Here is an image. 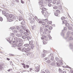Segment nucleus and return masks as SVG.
Instances as JSON below:
<instances>
[{"instance_id": "nucleus-2", "label": "nucleus", "mask_w": 73, "mask_h": 73, "mask_svg": "<svg viewBox=\"0 0 73 73\" xmlns=\"http://www.w3.org/2000/svg\"><path fill=\"white\" fill-rule=\"evenodd\" d=\"M35 67L36 70H35V71L36 72H39V70H40V66L39 65H38V64H36L35 65Z\"/></svg>"}, {"instance_id": "nucleus-25", "label": "nucleus", "mask_w": 73, "mask_h": 73, "mask_svg": "<svg viewBox=\"0 0 73 73\" xmlns=\"http://www.w3.org/2000/svg\"><path fill=\"white\" fill-rule=\"evenodd\" d=\"M70 33H71L72 35H73V31L70 33V31H69L67 33L68 35H69Z\"/></svg>"}, {"instance_id": "nucleus-50", "label": "nucleus", "mask_w": 73, "mask_h": 73, "mask_svg": "<svg viewBox=\"0 0 73 73\" xmlns=\"http://www.w3.org/2000/svg\"><path fill=\"white\" fill-rule=\"evenodd\" d=\"M56 60L57 61H58V57H56L55 58Z\"/></svg>"}, {"instance_id": "nucleus-9", "label": "nucleus", "mask_w": 73, "mask_h": 73, "mask_svg": "<svg viewBox=\"0 0 73 73\" xmlns=\"http://www.w3.org/2000/svg\"><path fill=\"white\" fill-rule=\"evenodd\" d=\"M38 22H39V23L40 24H41V23H42V21H44V20H43V21H41V19H38Z\"/></svg>"}, {"instance_id": "nucleus-23", "label": "nucleus", "mask_w": 73, "mask_h": 73, "mask_svg": "<svg viewBox=\"0 0 73 73\" xmlns=\"http://www.w3.org/2000/svg\"><path fill=\"white\" fill-rule=\"evenodd\" d=\"M19 32L20 33H23L24 32V31H23V29H21L19 30Z\"/></svg>"}, {"instance_id": "nucleus-22", "label": "nucleus", "mask_w": 73, "mask_h": 73, "mask_svg": "<svg viewBox=\"0 0 73 73\" xmlns=\"http://www.w3.org/2000/svg\"><path fill=\"white\" fill-rule=\"evenodd\" d=\"M17 46V44H14L12 45V47H15V46Z\"/></svg>"}, {"instance_id": "nucleus-26", "label": "nucleus", "mask_w": 73, "mask_h": 73, "mask_svg": "<svg viewBox=\"0 0 73 73\" xmlns=\"http://www.w3.org/2000/svg\"><path fill=\"white\" fill-rule=\"evenodd\" d=\"M16 28L17 29V30H19L20 29V27L19 26H17L16 27Z\"/></svg>"}, {"instance_id": "nucleus-19", "label": "nucleus", "mask_w": 73, "mask_h": 73, "mask_svg": "<svg viewBox=\"0 0 73 73\" xmlns=\"http://www.w3.org/2000/svg\"><path fill=\"white\" fill-rule=\"evenodd\" d=\"M46 55V54L44 53L43 54H42V57H45V56Z\"/></svg>"}, {"instance_id": "nucleus-53", "label": "nucleus", "mask_w": 73, "mask_h": 73, "mask_svg": "<svg viewBox=\"0 0 73 73\" xmlns=\"http://www.w3.org/2000/svg\"><path fill=\"white\" fill-rule=\"evenodd\" d=\"M2 70V67L0 65V71Z\"/></svg>"}, {"instance_id": "nucleus-7", "label": "nucleus", "mask_w": 73, "mask_h": 73, "mask_svg": "<svg viewBox=\"0 0 73 73\" xmlns=\"http://www.w3.org/2000/svg\"><path fill=\"white\" fill-rule=\"evenodd\" d=\"M30 50H31V48H29V47L27 48L26 49V53H28L29 52H30Z\"/></svg>"}, {"instance_id": "nucleus-29", "label": "nucleus", "mask_w": 73, "mask_h": 73, "mask_svg": "<svg viewBox=\"0 0 73 73\" xmlns=\"http://www.w3.org/2000/svg\"><path fill=\"white\" fill-rule=\"evenodd\" d=\"M62 22L63 24H65V23H67V21H66V20H64Z\"/></svg>"}, {"instance_id": "nucleus-36", "label": "nucleus", "mask_w": 73, "mask_h": 73, "mask_svg": "<svg viewBox=\"0 0 73 73\" xmlns=\"http://www.w3.org/2000/svg\"><path fill=\"white\" fill-rule=\"evenodd\" d=\"M68 29L69 30H70L72 29V27H68Z\"/></svg>"}, {"instance_id": "nucleus-39", "label": "nucleus", "mask_w": 73, "mask_h": 73, "mask_svg": "<svg viewBox=\"0 0 73 73\" xmlns=\"http://www.w3.org/2000/svg\"><path fill=\"white\" fill-rule=\"evenodd\" d=\"M40 5L42 8H44V5L43 4H42V5Z\"/></svg>"}, {"instance_id": "nucleus-1", "label": "nucleus", "mask_w": 73, "mask_h": 73, "mask_svg": "<svg viewBox=\"0 0 73 73\" xmlns=\"http://www.w3.org/2000/svg\"><path fill=\"white\" fill-rule=\"evenodd\" d=\"M15 41H13V43H14V42H19V43L18 44V46L20 47L22 46L23 45V43L24 41L23 40L21 39L20 38H14Z\"/></svg>"}, {"instance_id": "nucleus-61", "label": "nucleus", "mask_w": 73, "mask_h": 73, "mask_svg": "<svg viewBox=\"0 0 73 73\" xmlns=\"http://www.w3.org/2000/svg\"><path fill=\"white\" fill-rule=\"evenodd\" d=\"M67 29V28L66 27L64 28V30L65 31V30H66Z\"/></svg>"}, {"instance_id": "nucleus-3", "label": "nucleus", "mask_w": 73, "mask_h": 73, "mask_svg": "<svg viewBox=\"0 0 73 73\" xmlns=\"http://www.w3.org/2000/svg\"><path fill=\"white\" fill-rule=\"evenodd\" d=\"M42 15H43L45 17H48L49 15V14L46 11L45 12H44V11H42L41 12Z\"/></svg>"}, {"instance_id": "nucleus-11", "label": "nucleus", "mask_w": 73, "mask_h": 73, "mask_svg": "<svg viewBox=\"0 0 73 73\" xmlns=\"http://www.w3.org/2000/svg\"><path fill=\"white\" fill-rule=\"evenodd\" d=\"M26 48H23L22 49V52H25V53H26Z\"/></svg>"}, {"instance_id": "nucleus-47", "label": "nucleus", "mask_w": 73, "mask_h": 73, "mask_svg": "<svg viewBox=\"0 0 73 73\" xmlns=\"http://www.w3.org/2000/svg\"><path fill=\"white\" fill-rule=\"evenodd\" d=\"M42 23L43 25H45V23H44V22H42Z\"/></svg>"}, {"instance_id": "nucleus-28", "label": "nucleus", "mask_w": 73, "mask_h": 73, "mask_svg": "<svg viewBox=\"0 0 73 73\" xmlns=\"http://www.w3.org/2000/svg\"><path fill=\"white\" fill-rule=\"evenodd\" d=\"M51 61L50 60H49L46 61V62L47 63H48V64H49L50 63Z\"/></svg>"}, {"instance_id": "nucleus-5", "label": "nucleus", "mask_w": 73, "mask_h": 73, "mask_svg": "<svg viewBox=\"0 0 73 73\" xmlns=\"http://www.w3.org/2000/svg\"><path fill=\"white\" fill-rule=\"evenodd\" d=\"M3 14H4V16L6 17H8L9 16V13H5V11H3L2 12Z\"/></svg>"}, {"instance_id": "nucleus-27", "label": "nucleus", "mask_w": 73, "mask_h": 73, "mask_svg": "<svg viewBox=\"0 0 73 73\" xmlns=\"http://www.w3.org/2000/svg\"><path fill=\"white\" fill-rule=\"evenodd\" d=\"M23 20V18L21 17H20L19 18V21H21V20Z\"/></svg>"}, {"instance_id": "nucleus-58", "label": "nucleus", "mask_w": 73, "mask_h": 73, "mask_svg": "<svg viewBox=\"0 0 73 73\" xmlns=\"http://www.w3.org/2000/svg\"><path fill=\"white\" fill-rule=\"evenodd\" d=\"M30 23L31 24H32V23H33V21H32L31 20L30 21Z\"/></svg>"}, {"instance_id": "nucleus-18", "label": "nucleus", "mask_w": 73, "mask_h": 73, "mask_svg": "<svg viewBox=\"0 0 73 73\" xmlns=\"http://www.w3.org/2000/svg\"><path fill=\"white\" fill-rule=\"evenodd\" d=\"M12 30H13L14 29H16V27H11L10 28Z\"/></svg>"}, {"instance_id": "nucleus-35", "label": "nucleus", "mask_w": 73, "mask_h": 73, "mask_svg": "<svg viewBox=\"0 0 73 73\" xmlns=\"http://www.w3.org/2000/svg\"><path fill=\"white\" fill-rule=\"evenodd\" d=\"M42 10H43V11H46V9L45 8H42Z\"/></svg>"}, {"instance_id": "nucleus-4", "label": "nucleus", "mask_w": 73, "mask_h": 73, "mask_svg": "<svg viewBox=\"0 0 73 73\" xmlns=\"http://www.w3.org/2000/svg\"><path fill=\"white\" fill-rule=\"evenodd\" d=\"M26 32H24V34L26 35V36H29V31L28 30H26Z\"/></svg>"}, {"instance_id": "nucleus-32", "label": "nucleus", "mask_w": 73, "mask_h": 73, "mask_svg": "<svg viewBox=\"0 0 73 73\" xmlns=\"http://www.w3.org/2000/svg\"><path fill=\"white\" fill-rule=\"evenodd\" d=\"M13 32H14V33H17V31L16 30L13 31Z\"/></svg>"}, {"instance_id": "nucleus-34", "label": "nucleus", "mask_w": 73, "mask_h": 73, "mask_svg": "<svg viewBox=\"0 0 73 73\" xmlns=\"http://www.w3.org/2000/svg\"><path fill=\"white\" fill-rule=\"evenodd\" d=\"M66 27H69V24L68 23H67L66 24Z\"/></svg>"}, {"instance_id": "nucleus-55", "label": "nucleus", "mask_w": 73, "mask_h": 73, "mask_svg": "<svg viewBox=\"0 0 73 73\" xmlns=\"http://www.w3.org/2000/svg\"><path fill=\"white\" fill-rule=\"evenodd\" d=\"M50 56L51 57H53V54H50Z\"/></svg>"}, {"instance_id": "nucleus-20", "label": "nucleus", "mask_w": 73, "mask_h": 73, "mask_svg": "<svg viewBox=\"0 0 73 73\" xmlns=\"http://www.w3.org/2000/svg\"><path fill=\"white\" fill-rule=\"evenodd\" d=\"M43 4V1H41L39 2V4L40 5H42V4Z\"/></svg>"}, {"instance_id": "nucleus-52", "label": "nucleus", "mask_w": 73, "mask_h": 73, "mask_svg": "<svg viewBox=\"0 0 73 73\" xmlns=\"http://www.w3.org/2000/svg\"><path fill=\"white\" fill-rule=\"evenodd\" d=\"M48 29L50 30H51L52 29V27H49V28Z\"/></svg>"}, {"instance_id": "nucleus-45", "label": "nucleus", "mask_w": 73, "mask_h": 73, "mask_svg": "<svg viewBox=\"0 0 73 73\" xmlns=\"http://www.w3.org/2000/svg\"><path fill=\"white\" fill-rule=\"evenodd\" d=\"M48 7H51V6H52V4L50 3H49L48 4Z\"/></svg>"}, {"instance_id": "nucleus-12", "label": "nucleus", "mask_w": 73, "mask_h": 73, "mask_svg": "<svg viewBox=\"0 0 73 73\" xmlns=\"http://www.w3.org/2000/svg\"><path fill=\"white\" fill-rule=\"evenodd\" d=\"M24 46L25 47H28L29 46V44H28L26 43L24 44Z\"/></svg>"}, {"instance_id": "nucleus-57", "label": "nucleus", "mask_w": 73, "mask_h": 73, "mask_svg": "<svg viewBox=\"0 0 73 73\" xmlns=\"http://www.w3.org/2000/svg\"><path fill=\"white\" fill-rule=\"evenodd\" d=\"M56 65L58 66H60V64L58 63H56Z\"/></svg>"}, {"instance_id": "nucleus-46", "label": "nucleus", "mask_w": 73, "mask_h": 73, "mask_svg": "<svg viewBox=\"0 0 73 73\" xmlns=\"http://www.w3.org/2000/svg\"><path fill=\"white\" fill-rule=\"evenodd\" d=\"M48 3H52V0H49L48 1Z\"/></svg>"}, {"instance_id": "nucleus-37", "label": "nucleus", "mask_w": 73, "mask_h": 73, "mask_svg": "<svg viewBox=\"0 0 73 73\" xmlns=\"http://www.w3.org/2000/svg\"><path fill=\"white\" fill-rule=\"evenodd\" d=\"M45 28H48V27H49V26L48 25H45Z\"/></svg>"}, {"instance_id": "nucleus-49", "label": "nucleus", "mask_w": 73, "mask_h": 73, "mask_svg": "<svg viewBox=\"0 0 73 73\" xmlns=\"http://www.w3.org/2000/svg\"><path fill=\"white\" fill-rule=\"evenodd\" d=\"M21 3H22V4H24V2L23 1V0H21Z\"/></svg>"}, {"instance_id": "nucleus-17", "label": "nucleus", "mask_w": 73, "mask_h": 73, "mask_svg": "<svg viewBox=\"0 0 73 73\" xmlns=\"http://www.w3.org/2000/svg\"><path fill=\"white\" fill-rule=\"evenodd\" d=\"M10 36H12L13 37H15V34L13 33H11Z\"/></svg>"}, {"instance_id": "nucleus-44", "label": "nucleus", "mask_w": 73, "mask_h": 73, "mask_svg": "<svg viewBox=\"0 0 73 73\" xmlns=\"http://www.w3.org/2000/svg\"><path fill=\"white\" fill-rule=\"evenodd\" d=\"M26 38H27V40H29V39L31 38L29 37V36H27Z\"/></svg>"}, {"instance_id": "nucleus-42", "label": "nucleus", "mask_w": 73, "mask_h": 73, "mask_svg": "<svg viewBox=\"0 0 73 73\" xmlns=\"http://www.w3.org/2000/svg\"><path fill=\"white\" fill-rule=\"evenodd\" d=\"M56 12H57L58 13H60V10H57L56 11Z\"/></svg>"}, {"instance_id": "nucleus-38", "label": "nucleus", "mask_w": 73, "mask_h": 73, "mask_svg": "<svg viewBox=\"0 0 73 73\" xmlns=\"http://www.w3.org/2000/svg\"><path fill=\"white\" fill-rule=\"evenodd\" d=\"M61 20H64V19H65V17H62L61 18Z\"/></svg>"}, {"instance_id": "nucleus-64", "label": "nucleus", "mask_w": 73, "mask_h": 73, "mask_svg": "<svg viewBox=\"0 0 73 73\" xmlns=\"http://www.w3.org/2000/svg\"><path fill=\"white\" fill-rule=\"evenodd\" d=\"M7 41H10V38H9L8 39H7Z\"/></svg>"}, {"instance_id": "nucleus-24", "label": "nucleus", "mask_w": 73, "mask_h": 73, "mask_svg": "<svg viewBox=\"0 0 73 73\" xmlns=\"http://www.w3.org/2000/svg\"><path fill=\"white\" fill-rule=\"evenodd\" d=\"M9 16L10 18H13V16L12 14H10L9 15Z\"/></svg>"}, {"instance_id": "nucleus-59", "label": "nucleus", "mask_w": 73, "mask_h": 73, "mask_svg": "<svg viewBox=\"0 0 73 73\" xmlns=\"http://www.w3.org/2000/svg\"><path fill=\"white\" fill-rule=\"evenodd\" d=\"M46 22H47V21H48V19H45L44 20Z\"/></svg>"}, {"instance_id": "nucleus-21", "label": "nucleus", "mask_w": 73, "mask_h": 73, "mask_svg": "<svg viewBox=\"0 0 73 73\" xmlns=\"http://www.w3.org/2000/svg\"><path fill=\"white\" fill-rule=\"evenodd\" d=\"M53 8L54 9H58V7L57 6H54L53 7Z\"/></svg>"}, {"instance_id": "nucleus-62", "label": "nucleus", "mask_w": 73, "mask_h": 73, "mask_svg": "<svg viewBox=\"0 0 73 73\" xmlns=\"http://www.w3.org/2000/svg\"><path fill=\"white\" fill-rule=\"evenodd\" d=\"M61 35L62 36H64V33H63L62 32L61 33Z\"/></svg>"}, {"instance_id": "nucleus-48", "label": "nucleus", "mask_w": 73, "mask_h": 73, "mask_svg": "<svg viewBox=\"0 0 73 73\" xmlns=\"http://www.w3.org/2000/svg\"><path fill=\"white\" fill-rule=\"evenodd\" d=\"M13 19H16V17L14 15H13Z\"/></svg>"}, {"instance_id": "nucleus-63", "label": "nucleus", "mask_w": 73, "mask_h": 73, "mask_svg": "<svg viewBox=\"0 0 73 73\" xmlns=\"http://www.w3.org/2000/svg\"><path fill=\"white\" fill-rule=\"evenodd\" d=\"M59 72H61V71H62L61 69H59Z\"/></svg>"}, {"instance_id": "nucleus-10", "label": "nucleus", "mask_w": 73, "mask_h": 73, "mask_svg": "<svg viewBox=\"0 0 73 73\" xmlns=\"http://www.w3.org/2000/svg\"><path fill=\"white\" fill-rule=\"evenodd\" d=\"M69 37V35H67V36H66V39H68L69 40H71L73 38L72 37H70L69 38H68Z\"/></svg>"}, {"instance_id": "nucleus-51", "label": "nucleus", "mask_w": 73, "mask_h": 73, "mask_svg": "<svg viewBox=\"0 0 73 73\" xmlns=\"http://www.w3.org/2000/svg\"><path fill=\"white\" fill-rule=\"evenodd\" d=\"M44 31H45V32H46L48 31V29H44Z\"/></svg>"}, {"instance_id": "nucleus-33", "label": "nucleus", "mask_w": 73, "mask_h": 73, "mask_svg": "<svg viewBox=\"0 0 73 73\" xmlns=\"http://www.w3.org/2000/svg\"><path fill=\"white\" fill-rule=\"evenodd\" d=\"M60 1H57V2L56 3V4L58 5L60 4Z\"/></svg>"}, {"instance_id": "nucleus-16", "label": "nucleus", "mask_w": 73, "mask_h": 73, "mask_svg": "<svg viewBox=\"0 0 73 73\" xmlns=\"http://www.w3.org/2000/svg\"><path fill=\"white\" fill-rule=\"evenodd\" d=\"M34 48H35V45H34V44H33L31 46V49H33Z\"/></svg>"}, {"instance_id": "nucleus-56", "label": "nucleus", "mask_w": 73, "mask_h": 73, "mask_svg": "<svg viewBox=\"0 0 73 73\" xmlns=\"http://www.w3.org/2000/svg\"><path fill=\"white\" fill-rule=\"evenodd\" d=\"M23 66L24 68H25V69L26 68V67L25 66V64L24 65H23Z\"/></svg>"}, {"instance_id": "nucleus-40", "label": "nucleus", "mask_w": 73, "mask_h": 73, "mask_svg": "<svg viewBox=\"0 0 73 73\" xmlns=\"http://www.w3.org/2000/svg\"><path fill=\"white\" fill-rule=\"evenodd\" d=\"M54 60V57L52 56V58H51V60L53 61Z\"/></svg>"}, {"instance_id": "nucleus-54", "label": "nucleus", "mask_w": 73, "mask_h": 73, "mask_svg": "<svg viewBox=\"0 0 73 73\" xmlns=\"http://www.w3.org/2000/svg\"><path fill=\"white\" fill-rule=\"evenodd\" d=\"M26 66L27 68H29V65H26Z\"/></svg>"}, {"instance_id": "nucleus-6", "label": "nucleus", "mask_w": 73, "mask_h": 73, "mask_svg": "<svg viewBox=\"0 0 73 73\" xmlns=\"http://www.w3.org/2000/svg\"><path fill=\"white\" fill-rule=\"evenodd\" d=\"M23 34L21 33H17L16 35L17 37H21L22 36Z\"/></svg>"}, {"instance_id": "nucleus-31", "label": "nucleus", "mask_w": 73, "mask_h": 73, "mask_svg": "<svg viewBox=\"0 0 73 73\" xmlns=\"http://www.w3.org/2000/svg\"><path fill=\"white\" fill-rule=\"evenodd\" d=\"M54 14L55 16H58V13H54Z\"/></svg>"}, {"instance_id": "nucleus-43", "label": "nucleus", "mask_w": 73, "mask_h": 73, "mask_svg": "<svg viewBox=\"0 0 73 73\" xmlns=\"http://www.w3.org/2000/svg\"><path fill=\"white\" fill-rule=\"evenodd\" d=\"M3 20V19L2 17H0V21H2Z\"/></svg>"}, {"instance_id": "nucleus-8", "label": "nucleus", "mask_w": 73, "mask_h": 73, "mask_svg": "<svg viewBox=\"0 0 73 73\" xmlns=\"http://www.w3.org/2000/svg\"><path fill=\"white\" fill-rule=\"evenodd\" d=\"M21 28L23 29V30H25V29H26V28L25 27L24 25H22L21 26Z\"/></svg>"}, {"instance_id": "nucleus-60", "label": "nucleus", "mask_w": 73, "mask_h": 73, "mask_svg": "<svg viewBox=\"0 0 73 73\" xmlns=\"http://www.w3.org/2000/svg\"><path fill=\"white\" fill-rule=\"evenodd\" d=\"M11 70H12V69H10L8 70H7V71L8 72H10V71H11Z\"/></svg>"}, {"instance_id": "nucleus-41", "label": "nucleus", "mask_w": 73, "mask_h": 73, "mask_svg": "<svg viewBox=\"0 0 73 73\" xmlns=\"http://www.w3.org/2000/svg\"><path fill=\"white\" fill-rule=\"evenodd\" d=\"M21 23L22 24L24 25V24H25V21H22L21 22Z\"/></svg>"}, {"instance_id": "nucleus-13", "label": "nucleus", "mask_w": 73, "mask_h": 73, "mask_svg": "<svg viewBox=\"0 0 73 73\" xmlns=\"http://www.w3.org/2000/svg\"><path fill=\"white\" fill-rule=\"evenodd\" d=\"M27 36L24 35L22 37L23 38V39H25V38H27Z\"/></svg>"}, {"instance_id": "nucleus-15", "label": "nucleus", "mask_w": 73, "mask_h": 73, "mask_svg": "<svg viewBox=\"0 0 73 73\" xmlns=\"http://www.w3.org/2000/svg\"><path fill=\"white\" fill-rule=\"evenodd\" d=\"M45 71L46 73H50V72L49 71V70L47 69H46L45 70Z\"/></svg>"}, {"instance_id": "nucleus-30", "label": "nucleus", "mask_w": 73, "mask_h": 73, "mask_svg": "<svg viewBox=\"0 0 73 73\" xmlns=\"http://www.w3.org/2000/svg\"><path fill=\"white\" fill-rule=\"evenodd\" d=\"M27 56H30L31 55V52H28L27 54Z\"/></svg>"}, {"instance_id": "nucleus-14", "label": "nucleus", "mask_w": 73, "mask_h": 73, "mask_svg": "<svg viewBox=\"0 0 73 73\" xmlns=\"http://www.w3.org/2000/svg\"><path fill=\"white\" fill-rule=\"evenodd\" d=\"M44 38H46V36H43L41 37V39L42 40H43L44 39Z\"/></svg>"}]
</instances>
